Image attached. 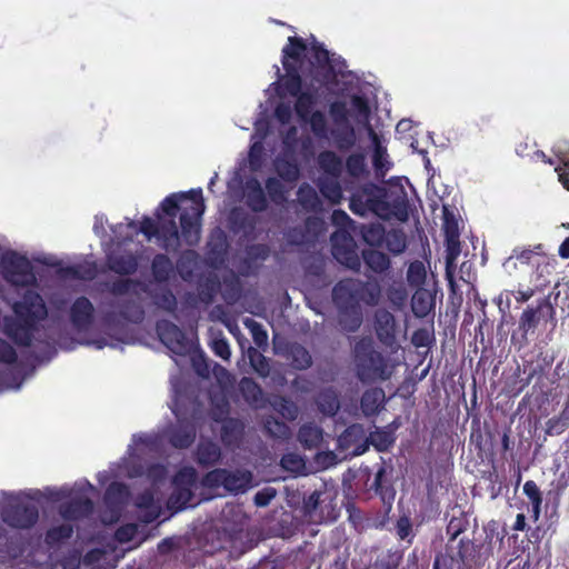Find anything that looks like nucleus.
<instances>
[{
    "label": "nucleus",
    "mask_w": 569,
    "mask_h": 569,
    "mask_svg": "<svg viewBox=\"0 0 569 569\" xmlns=\"http://www.w3.org/2000/svg\"><path fill=\"white\" fill-rule=\"evenodd\" d=\"M382 290L377 280L362 281L343 278L332 288V300L338 311V323L345 332H356L363 322L361 302L369 307L379 305Z\"/></svg>",
    "instance_id": "1"
},
{
    "label": "nucleus",
    "mask_w": 569,
    "mask_h": 569,
    "mask_svg": "<svg viewBox=\"0 0 569 569\" xmlns=\"http://www.w3.org/2000/svg\"><path fill=\"white\" fill-rule=\"evenodd\" d=\"M160 209L169 218H176L180 211L179 222L182 241L190 247L198 244L201 218L206 209L200 188L167 196L161 201Z\"/></svg>",
    "instance_id": "2"
},
{
    "label": "nucleus",
    "mask_w": 569,
    "mask_h": 569,
    "mask_svg": "<svg viewBox=\"0 0 569 569\" xmlns=\"http://www.w3.org/2000/svg\"><path fill=\"white\" fill-rule=\"evenodd\" d=\"M14 318L4 319V333L19 347L32 345L38 323L48 316L42 297L33 290H27L21 301L13 305Z\"/></svg>",
    "instance_id": "3"
},
{
    "label": "nucleus",
    "mask_w": 569,
    "mask_h": 569,
    "mask_svg": "<svg viewBox=\"0 0 569 569\" xmlns=\"http://www.w3.org/2000/svg\"><path fill=\"white\" fill-rule=\"evenodd\" d=\"M355 370L358 380L362 383L388 381L395 367L388 356L377 350L370 337H362L352 348Z\"/></svg>",
    "instance_id": "4"
},
{
    "label": "nucleus",
    "mask_w": 569,
    "mask_h": 569,
    "mask_svg": "<svg viewBox=\"0 0 569 569\" xmlns=\"http://www.w3.org/2000/svg\"><path fill=\"white\" fill-rule=\"evenodd\" d=\"M252 481L253 475L250 470L216 468L202 477L201 483L211 490L222 487L229 493L241 495L252 487Z\"/></svg>",
    "instance_id": "5"
},
{
    "label": "nucleus",
    "mask_w": 569,
    "mask_h": 569,
    "mask_svg": "<svg viewBox=\"0 0 569 569\" xmlns=\"http://www.w3.org/2000/svg\"><path fill=\"white\" fill-rule=\"evenodd\" d=\"M383 198H386L385 187L367 182L352 192L349 208L355 214L360 217H365L370 212L382 218V211L386 210Z\"/></svg>",
    "instance_id": "6"
},
{
    "label": "nucleus",
    "mask_w": 569,
    "mask_h": 569,
    "mask_svg": "<svg viewBox=\"0 0 569 569\" xmlns=\"http://www.w3.org/2000/svg\"><path fill=\"white\" fill-rule=\"evenodd\" d=\"M2 274L14 287H32L37 278L30 260L16 251L6 253L1 259Z\"/></svg>",
    "instance_id": "7"
},
{
    "label": "nucleus",
    "mask_w": 569,
    "mask_h": 569,
    "mask_svg": "<svg viewBox=\"0 0 569 569\" xmlns=\"http://www.w3.org/2000/svg\"><path fill=\"white\" fill-rule=\"evenodd\" d=\"M550 322L556 326V310L548 298L537 301L536 306H528L520 315L518 330L525 345L528 343V336L533 335L537 328Z\"/></svg>",
    "instance_id": "8"
},
{
    "label": "nucleus",
    "mask_w": 569,
    "mask_h": 569,
    "mask_svg": "<svg viewBox=\"0 0 569 569\" xmlns=\"http://www.w3.org/2000/svg\"><path fill=\"white\" fill-rule=\"evenodd\" d=\"M315 67L313 79L321 84H331L337 82L339 74H343L347 67L341 57L330 56L322 43L315 42L311 47Z\"/></svg>",
    "instance_id": "9"
},
{
    "label": "nucleus",
    "mask_w": 569,
    "mask_h": 569,
    "mask_svg": "<svg viewBox=\"0 0 569 569\" xmlns=\"http://www.w3.org/2000/svg\"><path fill=\"white\" fill-rule=\"evenodd\" d=\"M3 521L18 529H29L33 527L39 519V510L32 503H24L19 498H14L2 511Z\"/></svg>",
    "instance_id": "10"
},
{
    "label": "nucleus",
    "mask_w": 569,
    "mask_h": 569,
    "mask_svg": "<svg viewBox=\"0 0 569 569\" xmlns=\"http://www.w3.org/2000/svg\"><path fill=\"white\" fill-rule=\"evenodd\" d=\"M160 341L172 352L184 356L190 352L191 343L184 331L169 320H160L156 326Z\"/></svg>",
    "instance_id": "11"
},
{
    "label": "nucleus",
    "mask_w": 569,
    "mask_h": 569,
    "mask_svg": "<svg viewBox=\"0 0 569 569\" xmlns=\"http://www.w3.org/2000/svg\"><path fill=\"white\" fill-rule=\"evenodd\" d=\"M482 547L471 539L462 538L450 558L457 563L458 569H482L487 561V557L481 553Z\"/></svg>",
    "instance_id": "12"
},
{
    "label": "nucleus",
    "mask_w": 569,
    "mask_h": 569,
    "mask_svg": "<svg viewBox=\"0 0 569 569\" xmlns=\"http://www.w3.org/2000/svg\"><path fill=\"white\" fill-rule=\"evenodd\" d=\"M194 472H178L173 477V490L168 499V506L176 510L186 508L193 497Z\"/></svg>",
    "instance_id": "13"
},
{
    "label": "nucleus",
    "mask_w": 569,
    "mask_h": 569,
    "mask_svg": "<svg viewBox=\"0 0 569 569\" xmlns=\"http://www.w3.org/2000/svg\"><path fill=\"white\" fill-rule=\"evenodd\" d=\"M383 206L386 210L382 211L383 220H390L392 218L406 222L409 219V200L407 192L399 188L397 190L386 189V198H383Z\"/></svg>",
    "instance_id": "14"
},
{
    "label": "nucleus",
    "mask_w": 569,
    "mask_h": 569,
    "mask_svg": "<svg viewBox=\"0 0 569 569\" xmlns=\"http://www.w3.org/2000/svg\"><path fill=\"white\" fill-rule=\"evenodd\" d=\"M110 306H117L119 308V312L107 311L103 315L102 321L108 326L114 325L118 317L136 325H139L144 320L146 312L140 302L133 299H123L117 303L111 302Z\"/></svg>",
    "instance_id": "15"
},
{
    "label": "nucleus",
    "mask_w": 569,
    "mask_h": 569,
    "mask_svg": "<svg viewBox=\"0 0 569 569\" xmlns=\"http://www.w3.org/2000/svg\"><path fill=\"white\" fill-rule=\"evenodd\" d=\"M69 317L77 331H87L94 320V307L87 297H78L70 307Z\"/></svg>",
    "instance_id": "16"
},
{
    "label": "nucleus",
    "mask_w": 569,
    "mask_h": 569,
    "mask_svg": "<svg viewBox=\"0 0 569 569\" xmlns=\"http://www.w3.org/2000/svg\"><path fill=\"white\" fill-rule=\"evenodd\" d=\"M338 442L342 449H352L355 456L363 455L369 449L365 428L360 423L348 426L339 436Z\"/></svg>",
    "instance_id": "17"
},
{
    "label": "nucleus",
    "mask_w": 569,
    "mask_h": 569,
    "mask_svg": "<svg viewBox=\"0 0 569 569\" xmlns=\"http://www.w3.org/2000/svg\"><path fill=\"white\" fill-rule=\"evenodd\" d=\"M375 331L383 346L392 347L396 343V319L387 309H378L375 312Z\"/></svg>",
    "instance_id": "18"
},
{
    "label": "nucleus",
    "mask_w": 569,
    "mask_h": 569,
    "mask_svg": "<svg viewBox=\"0 0 569 569\" xmlns=\"http://www.w3.org/2000/svg\"><path fill=\"white\" fill-rule=\"evenodd\" d=\"M93 510V502L88 497L71 499L59 506V515L68 521H77L88 517Z\"/></svg>",
    "instance_id": "19"
},
{
    "label": "nucleus",
    "mask_w": 569,
    "mask_h": 569,
    "mask_svg": "<svg viewBox=\"0 0 569 569\" xmlns=\"http://www.w3.org/2000/svg\"><path fill=\"white\" fill-rule=\"evenodd\" d=\"M108 269L119 276H131L139 267L138 257L132 252L109 253L106 257Z\"/></svg>",
    "instance_id": "20"
},
{
    "label": "nucleus",
    "mask_w": 569,
    "mask_h": 569,
    "mask_svg": "<svg viewBox=\"0 0 569 569\" xmlns=\"http://www.w3.org/2000/svg\"><path fill=\"white\" fill-rule=\"evenodd\" d=\"M244 202L252 212H263L268 209L267 194L257 178L246 181Z\"/></svg>",
    "instance_id": "21"
},
{
    "label": "nucleus",
    "mask_w": 569,
    "mask_h": 569,
    "mask_svg": "<svg viewBox=\"0 0 569 569\" xmlns=\"http://www.w3.org/2000/svg\"><path fill=\"white\" fill-rule=\"evenodd\" d=\"M167 439L173 448L187 449L196 439V428L190 422L181 421L167 430Z\"/></svg>",
    "instance_id": "22"
},
{
    "label": "nucleus",
    "mask_w": 569,
    "mask_h": 569,
    "mask_svg": "<svg viewBox=\"0 0 569 569\" xmlns=\"http://www.w3.org/2000/svg\"><path fill=\"white\" fill-rule=\"evenodd\" d=\"M283 69L286 71L284 76H282L280 80V86L278 89V94L280 97H284L289 94L291 97H297L302 92V78L300 74V68L296 64H287L284 62Z\"/></svg>",
    "instance_id": "23"
},
{
    "label": "nucleus",
    "mask_w": 569,
    "mask_h": 569,
    "mask_svg": "<svg viewBox=\"0 0 569 569\" xmlns=\"http://www.w3.org/2000/svg\"><path fill=\"white\" fill-rule=\"evenodd\" d=\"M243 400L252 408L260 409L267 403L261 386L250 377H243L238 383Z\"/></svg>",
    "instance_id": "24"
},
{
    "label": "nucleus",
    "mask_w": 569,
    "mask_h": 569,
    "mask_svg": "<svg viewBox=\"0 0 569 569\" xmlns=\"http://www.w3.org/2000/svg\"><path fill=\"white\" fill-rule=\"evenodd\" d=\"M244 433V423L238 418H226L222 421L220 439L227 448H238Z\"/></svg>",
    "instance_id": "25"
},
{
    "label": "nucleus",
    "mask_w": 569,
    "mask_h": 569,
    "mask_svg": "<svg viewBox=\"0 0 569 569\" xmlns=\"http://www.w3.org/2000/svg\"><path fill=\"white\" fill-rule=\"evenodd\" d=\"M386 403V393L382 388L373 387L365 390L360 398V409L365 417L377 416Z\"/></svg>",
    "instance_id": "26"
},
{
    "label": "nucleus",
    "mask_w": 569,
    "mask_h": 569,
    "mask_svg": "<svg viewBox=\"0 0 569 569\" xmlns=\"http://www.w3.org/2000/svg\"><path fill=\"white\" fill-rule=\"evenodd\" d=\"M158 238L162 240L161 247L164 250L177 249L180 246L181 230L176 222V218H161L159 217L158 223Z\"/></svg>",
    "instance_id": "27"
},
{
    "label": "nucleus",
    "mask_w": 569,
    "mask_h": 569,
    "mask_svg": "<svg viewBox=\"0 0 569 569\" xmlns=\"http://www.w3.org/2000/svg\"><path fill=\"white\" fill-rule=\"evenodd\" d=\"M307 51L306 40L301 37L292 36L288 38V43L282 48L281 62L284 66L296 64L301 68Z\"/></svg>",
    "instance_id": "28"
},
{
    "label": "nucleus",
    "mask_w": 569,
    "mask_h": 569,
    "mask_svg": "<svg viewBox=\"0 0 569 569\" xmlns=\"http://www.w3.org/2000/svg\"><path fill=\"white\" fill-rule=\"evenodd\" d=\"M297 439L305 449H317L323 440V430L313 422L303 423L298 430Z\"/></svg>",
    "instance_id": "29"
},
{
    "label": "nucleus",
    "mask_w": 569,
    "mask_h": 569,
    "mask_svg": "<svg viewBox=\"0 0 569 569\" xmlns=\"http://www.w3.org/2000/svg\"><path fill=\"white\" fill-rule=\"evenodd\" d=\"M320 170L325 177L340 178L343 171L342 159L331 150L321 151L317 158Z\"/></svg>",
    "instance_id": "30"
},
{
    "label": "nucleus",
    "mask_w": 569,
    "mask_h": 569,
    "mask_svg": "<svg viewBox=\"0 0 569 569\" xmlns=\"http://www.w3.org/2000/svg\"><path fill=\"white\" fill-rule=\"evenodd\" d=\"M151 273L157 283L168 282L174 272V266L166 253H157L151 260Z\"/></svg>",
    "instance_id": "31"
},
{
    "label": "nucleus",
    "mask_w": 569,
    "mask_h": 569,
    "mask_svg": "<svg viewBox=\"0 0 569 569\" xmlns=\"http://www.w3.org/2000/svg\"><path fill=\"white\" fill-rule=\"evenodd\" d=\"M286 357L290 361L291 367L297 370H306L312 365L310 352L298 342L287 346Z\"/></svg>",
    "instance_id": "32"
},
{
    "label": "nucleus",
    "mask_w": 569,
    "mask_h": 569,
    "mask_svg": "<svg viewBox=\"0 0 569 569\" xmlns=\"http://www.w3.org/2000/svg\"><path fill=\"white\" fill-rule=\"evenodd\" d=\"M320 193L333 204L340 203L342 200V188L339 178L321 177L317 183Z\"/></svg>",
    "instance_id": "33"
},
{
    "label": "nucleus",
    "mask_w": 569,
    "mask_h": 569,
    "mask_svg": "<svg viewBox=\"0 0 569 569\" xmlns=\"http://www.w3.org/2000/svg\"><path fill=\"white\" fill-rule=\"evenodd\" d=\"M221 450L212 441L200 442L197 448V462L202 467H211L219 462Z\"/></svg>",
    "instance_id": "34"
},
{
    "label": "nucleus",
    "mask_w": 569,
    "mask_h": 569,
    "mask_svg": "<svg viewBox=\"0 0 569 569\" xmlns=\"http://www.w3.org/2000/svg\"><path fill=\"white\" fill-rule=\"evenodd\" d=\"M369 137L372 140L373 143V154H372V164L376 169V171H387L390 169V163L388 162V153L387 148L382 146L379 136L376 133V131L372 129L371 126H369Z\"/></svg>",
    "instance_id": "35"
},
{
    "label": "nucleus",
    "mask_w": 569,
    "mask_h": 569,
    "mask_svg": "<svg viewBox=\"0 0 569 569\" xmlns=\"http://www.w3.org/2000/svg\"><path fill=\"white\" fill-rule=\"evenodd\" d=\"M433 308V299L430 292L419 288L411 298V309L417 318H425Z\"/></svg>",
    "instance_id": "36"
},
{
    "label": "nucleus",
    "mask_w": 569,
    "mask_h": 569,
    "mask_svg": "<svg viewBox=\"0 0 569 569\" xmlns=\"http://www.w3.org/2000/svg\"><path fill=\"white\" fill-rule=\"evenodd\" d=\"M362 259L366 266L376 273H383L390 268L389 257L376 249H365L362 251Z\"/></svg>",
    "instance_id": "37"
},
{
    "label": "nucleus",
    "mask_w": 569,
    "mask_h": 569,
    "mask_svg": "<svg viewBox=\"0 0 569 569\" xmlns=\"http://www.w3.org/2000/svg\"><path fill=\"white\" fill-rule=\"evenodd\" d=\"M317 406L320 412L333 417L340 409V400L331 388L322 390L317 397Z\"/></svg>",
    "instance_id": "38"
},
{
    "label": "nucleus",
    "mask_w": 569,
    "mask_h": 569,
    "mask_svg": "<svg viewBox=\"0 0 569 569\" xmlns=\"http://www.w3.org/2000/svg\"><path fill=\"white\" fill-rule=\"evenodd\" d=\"M297 196L301 208L307 212H317L321 209L322 202L316 190L309 184L300 186Z\"/></svg>",
    "instance_id": "39"
},
{
    "label": "nucleus",
    "mask_w": 569,
    "mask_h": 569,
    "mask_svg": "<svg viewBox=\"0 0 569 569\" xmlns=\"http://www.w3.org/2000/svg\"><path fill=\"white\" fill-rule=\"evenodd\" d=\"M274 167L278 176L286 182H295L300 177V168L295 159L277 158Z\"/></svg>",
    "instance_id": "40"
},
{
    "label": "nucleus",
    "mask_w": 569,
    "mask_h": 569,
    "mask_svg": "<svg viewBox=\"0 0 569 569\" xmlns=\"http://www.w3.org/2000/svg\"><path fill=\"white\" fill-rule=\"evenodd\" d=\"M139 288L142 292H149L148 286L138 279L119 278L110 283L108 291L113 296H123L132 289Z\"/></svg>",
    "instance_id": "41"
},
{
    "label": "nucleus",
    "mask_w": 569,
    "mask_h": 569,
    "mask_svg": "<svg viewBox=\"0 0 569 569\" xmlns=\"http://www.w3.org/2000/svg\"><path fill=\"white\" fill-rule=\"evenodd\" d=\"M367 441L369 446H373L377 451L386 452L393 446L396 438L390 430L378 428L369 433Z\"/></svg>",
    "instance_id": "42"
},
{
    "label": "nucleus",
    "mask_w": 569,
    "mask_h": 569,
    "mask_svg": "<svg viewBox=\"0 0 569 569\" xmlns=\"http://www.w3.org/2000/svg\"><path fill=\"white\" fill-rule=\"evenodd\" d=\"M295 111L301 121H307V117L313 111L317 103V94L312 91H302L296 97Z\"/></svg>",
    "instance_id": "43"
},
{
    "label": "nucleus",
    "mask_w": 569,
    "mask_h": 569,
    "mask_svg": "<svg viewBox=\"0 0 569 569\" xmlns=\"http://www.w3.org/2000/svg\"><path fill=\"white\" fill-rule=\"evenodd\" d=\"M332 134L340 151L350 150L356 144L357 136L351 124L338 126Z\"/></svg>",
    "instance_id": "44"
},
{
    "label": "nucleus",
    "mask_w": 569,
    "mask_h": 569,
    "mask_svg": "<svg viewBox=\"0 0 569 569\" xmlns=\"http://www.w3.org/2000/svg\"><path fill=\"white\" fill-rule=\"evenodd\" d=\"M153 302L158 309L169 313H176L178 309V301L173 292L169 288H163L159 291L150 293Z\"/></svg>",
    "instance_id": "45"
},
{
    "label": "nucleus",
    "mask_w": 569,
    "mask_h": 569,
    "mask_svg": "<svg viewBox=\"0 0 569 569\" xmlns=\"http://www.w3.org/2000/svg\"><path fill=\"white\" fill-rule=\"evenodd\" d=\"M332 254L333 257L346 263L351 269H357L360 266L359 257L351 248H346L337 243V236H332Z\"/></svg>",
    "instance_id": "46"
},
{
    "label": "nucleus",
    "mask_w": 569,
    "mask_h": 569,
    "mask_svg": "<svg viewBox=\"0 0 569 569\" xmlns=\"http://www.w3.org/2000/svg\"><path fill=\"white\" fill-rule=\"evenodd\" d=\"M383 243L388 251L393 254L402 253L407 248V237L400 229H391L386 231Z\"/></svg>",
    "instance_id": "47"
},
{
    "label": "nucleus",
    "mask_w": 569,
    "mask_h": 569,
    "mask_svg": "<svg viewBox=\"0 0 569 569\" xmlns=\"http://www.w3.org/2000/svg\"><path fill=\"white\" fill-rule=\"evenodd\" d=\"M73 533V526L69 523H62L59 526H54L47 530L46 532V542L49 546H57L69 538H71Z\"/></svg>",
    "instance_id": "48"
},
{
    "label": "nucleus",
    "mask_w": 569,
    "mask_h": 569,
    "mask_svg": "<svg viewBox=\"0 0 569 569\" xmlns=\"http://www.w3.org/2000/svg\"><path fill=\"white\" fill-rule=\"evenodd\" d=\"M248 356L254 372L261 378H267L270 375L269 359L252 347L249 348Z\"/></svg>",
    "instance_id": "49"
},
{
    "label": "nucleus",
    "mask_w": 569,
    "mask_h": 569,
    "mask_svg": "<svg viewBox=\"0 0 569 569\" xmlns=\"http://www.w3.org/2000/svg\"><path fill=\"white\" fill-rule=\"evenodd\" d=\"M346 169L352 178H360L366 174L368 171L365 156L360 152L349 154L346 159Z\"/></svg>",
    "instance_id": "50"
},
{
    "label": "nucleus",
    "mask_w": 569,
    "mask_h": 569,
    "mask_svg": "<svg viewBox=\"0 0 569 569\" xmlns=\"http://www.w3.org/2000/svg\"><path fill=\"white\" fill-rule=\"evenodd\" d=\"M362 238L363 241L369 246H381L383 243V239L386 238V229L380 223L363 226Z\"/></svg>",
    "instance_id": "51"
},
{
    "label": "nucleus",
    "mask_w": 569,
    "mask_h": 569,
    "mask_svg": "<svg viewBox=\"0 0 569 569\" xmlns=\"http://www.w3.org/2000/svg\"><path fill=\"white\" fill-rule=\"evenodd\" d=\"M446 238H447V254H446V264L447 269L456 261L460 253V242L459 234L453 230L451 232L450 227L447 224L446 228Z\"/></svg>",
    "instance_id": "52"
},
{
    "label": "nucleus",
    "mask_w": 569,
    "mask_h": 569,
    "mask_svg": "<svg viewBox=\"0 0 569 569\" xmlns=\"http://www.w3.org/2000/svg\"><path fill=\"white\" fill-rule=\"evenodd\" d=\"M263 429L273 439H286L289 435V427L272 416L266 418Z\"/></svg>",
    "instance_id": "53"
},
{
    "label": "nucleus",
    "mask_w": 569,
    "mask_h": 569,
    "mask_svg": "<svg viewBox=\"0 0 569 569\" xmlns=\"http://www.w3.org/2000/svg\"><path fill=\"white\" fill-rule=\"evenodd\" d=\"M351 106L357 113V121L359 123H363L369 131V117H370V107L368 100L359 94H353L351 97Z\"/></svg>",
    "instance_id": "54"
},
{
    "label": "nucleus",
    "mask_w": 569,
    "mask_h": 569,
    "mask_svg": "<svg viewBox=\"0 0 569 569\" xmlns=\"http://www.w3.org/2000/svg\"><path fill=\"white\" fill-rule=\"evenodd\" d=\"M264 186L268 197L273 203L281 204L286 201V189L279 179L269 177L266 180Z\"/></svg>",
    "instance_id": "55"
},
{
    "label": "nucleus",
    "mask_w": 569,
    "mask_h": 569,
    "mask_svg": "<svg viewBox=\"0 0 569 569\" xmlns=\"http://www.w3.org/2000/svg\"><path fill=\"white\" fill-rule=\"evenodd\" d=\"M244 326L250 330L252 340L257 347L264 348L268 346V332L261 323L247 318L244 320Z\"/></svg>",
    "instance_id": "56"
},
{
    "label": "nucleus",
    "mask_w": 569,
    "mask_h": 569,
    "mask_svg": "<svg viewBox=\"0 0 569 569\" xmlns=\"http://www.w3.org/2000/svg\"><path fill=\"white\" fill-rule=\"evenodd\" d=\"M310 124L311 131L315 136L323 138L327 136L328 126L327 119L322 111L316 110L307 117V121Z\"/></svg>",
    "instance_id": "57"
},
{
    "label": "nucleus",
    "mask_w": 569,
    "mask_h": 569,
    "mask_svg": "<svg viewBox=\"0 0 569 569\" xmlns=\"http://www.w3.org/2000/svg\"><path fill=\"white\" fill-rule=\"evenodd\" d=\"M197 254L193 250H187L180 254L177 260V270L179 274L187 279L192 276V267L194 264Z\"/></svg>",
    "instance_id": "58"
},
{
    "label": "nucleus",
    "mask_w": 569,
    "mask_h": 569,
    "mask_svg": "<svg viewBox=\"0 0 569 569\" xmlns=\"http://www.w3.org/2000/svg\"><path fill=\"white\" fill-rule=\"evenodd\" d=\"M426 268L421 261H413L407 270V280L412 287H420L426 281Z\"/></svg>",
    "instance_id": "59"
},
{
    "label": "nucleus",
    "mask_w": 569,
    "mask_h": 569,
    "mask_svg": "<svg viewBox=\"0 0 569 569\" xmlns=\"http://www.w3.org/2000/svg\"><path fill=\"white\" fill-rule=\"evenodd\" d=\"M273 408L287 420L292 421L298 417V407L286 397H279L273 402Z\"/></svg>",
    "instance_id": "60"
},
{
    "label": "nucleus",
    "mask_w": 569,
    "mask_h": 569,
    "mask_svg": "<svg viewBox=\"0 0 569 569\" xmlns=\"http://www.w3.org/2000/svg\"><path fill=\"white\" fill-rule=\"evenodd\" d=\"M468 519L463 515L459 517L453 516L446 528L449 542L455 541L462 532H465L468 528Z\"/></svg>",
    "instance_id": "61"
},
{
    "label": "nucleus",
    "mask_w": 569,
    "mask_h": 569,
    "mask_svg": "<svg viewBox=\"0 0 569 569\" xmlns=\"http://www.w3.org/2000/svg\"><path fill=\"white\" fill-rule=\"evenodd\" d=\"M329 112L338 126L351 124L349 122V110L346 102L337 100L330 104Z\"/></svg>",
    "instance_id": "62"
},
{
    "label": "nucleus",
    "mask_w": 569,
    "mask_h": 569,
    "mask_svg": "<svg viewBox=\"0 0 569 569\" xmlns=\"http://www.w3.org/2000/svg\"><path fill=\"white\" fill-rule=\"evenodd\" d=\"M396 533L400 540H407L409 545L412 543L415 533L411 520L408 516H401L396 522Z\"/></svg>",
    "instance_id": "63"
},
{
    "label": "nucleus",
    "mask_w": 569,
    "mask_h": 569,
    "mask_svg": "<svg viewBox=\"0 0 569 569\" xmlns=\"http://www.w3.org/2000/svg\"><path fill=\"white\" fill-rule=\"evenodd\" d=\"M559 164L555 168L558 172L559 182L566 190H569V154L557 153Z\"/></svg>",
    "instance_id": "64"
}]
</instances>
